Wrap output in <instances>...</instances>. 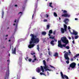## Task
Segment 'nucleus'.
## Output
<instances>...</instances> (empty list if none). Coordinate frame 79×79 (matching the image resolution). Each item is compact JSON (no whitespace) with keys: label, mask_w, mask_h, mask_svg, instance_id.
Segmentation results:
<instances>
[{"label":"nucleus","mask_w":79,"mask_h":79,"mask_svg":"<svg viewBox=\"0 0 79 79\" xmlns=\"http://www.w3.org/2000/svg\"><path fill=\"white\" fill-rule=\"evenodd\" d=\"M68 29H69V30L71 29V28L70 27V26L68 27Z\"/></svg>","instance_id":"a19ab883"},{"label":"nucleus","mask_w":79,"mask_h":79,"mask_svg":"<svg viewBox=\"0 0 79 79\" xmlns=\"http://www.w3.org/2000/svg\"><path fill=\"white\" fill-rule=\"evenodd\" d=\"M15 7H17V6H18V5H15Z\"/></svg>","instance_id":"13d9d810"},{"label":"nucleus","mask_w":79,"mask_h":79,"mask_svg":"<svg viewBox=\"0 0 79 79\" xmlns=\"http://www.w3.org/2000/svg\"><path fill=\"white\" fill-rule=\"evenodd\" d=\"M60 31L61 32V33L63 34V33H64V28H61Z\"/></svg>","instance_id":"2eb2a0df"},{"label":"nucleus","mask_w":79,"mask_h":79,"mask_svg":"<svg viewBox=\"0 0 79 79\" xmlns=\"http://www.w3.org/2000/svg\"><path fill=\"white\" fill-rule=\"evenodd\" d=\"M58 46L59 47H60V48H61L62 47V44H61V42L60 40H59L58 41Z\"/></svg>","instance_id":"1a4fd4ad"},{"label":"nucleus","mask_w":79,"mask_h":79,"mask_svg":"<svg viewBox=\"0 0 79 79\" xmlns=\"http://www.w3.org/2000/svg\"><path fill=\"white\" fill-rule=\"evenodd\" d=\"M71 61H73V58H72L71 59Z\"/></svg>","instance_id":"a18cd8bd"},{"label":"nucleus","mask_w":79,"mask_h":79,"mask_svg":"<svg viewBox=\"0 0 79 79\" xmlns=\"http://www.w3.org/2000/svg\"><path fill=\"white\" fill-rule=\"evenodd\" d=\"M61 40H62L63 43H64V44L65 43H68V42H69L68 40H67V38L66 37H62Z\"/></svg>","instance_id":"39448f33"},{"label":"nucleus","mask_w":79,"mask_h":79,"mask_svg":"<svg viewBox=\"0 0 79 79\" xmlns=\"http://www.w3.org/2000/svg\"><path fill=\"white\" fill-rule=\"evenodd\" d=\"M35 8L34 9L35 11H34V13H35V12L36 11V10L37 9V5L36 4V5L35 6Z\"/></svg>","instance_id":"4468645a"},{"label":"nucleus","mask_w":79,"mask_h":79,"mask_svg":"<svg viewBox=\"0 0 79 79\" xmlns=\"http://www.w3.org/2000/svg\"><path fill=\"white\" fill-rule=\"evenodd\" d=\"M42 35H45L47 34V33L45 31H43L42 32Z\"/></svg>","instance_id":"4be33fe9"},{"label":"nucleus","mask_w":79,"mask_h":79,"mask_svg":"<svg viewBox=\"0 0 79 79\" xmlns=\"http://www.w3.org/2000/svg\"><path fill=\"white\" fill-rule=\"evenodd\" d=\"M40 68H41V70L42 71L43 73H44V68H43V66H41Z\"/></svg>","instance_id":"a211bd4d"},{"label":"nucleus","mask_w":79,"mask_h":79,"mask_svg":"<svg viewBox=\"0 0 79 79\" xmlns=\"http://www.w3.org/2000/svg\"><path fill=\"white\" fill-rule=\"evenodd\" d=\"M75 20H77L78 19L77 18H75Z\"/></svg>","instance_id":"052dcab7"},{"label":"nucleus","mask_w":79,"mask_h":79,"mask_svg":"<svg viewBox=\"0 0 79 79\" xmlns=\"http://www.w3.org/2000/svg\"><path fill=\"white\" fill-rule=\"evenodd\" d=\"M8 35H6V37H8Z\"/></svg>","instance_id":"680f3d73"},{"label":"nucleus","mask_w":79,"mask_h":79,"mask_svg":"<svg viewBox=\"0 0 79 79\" xmlns=\"http://www.w3.org/2000/svg\"><path fill=\"white\" fill-rule=\"evenodd\" d=\"M65 52H66V51H64V53H65Z\"/></svg>","instance_id":"338daca9"},{"label":"nucleus","mask_w":79,"mask_h":79,"mask_svg":"<svg viewBox=\"0 0 79 79\" xmlns=\"http://www.w3.org/2000/svg\"><path fill=\"white\" fill-rule=\"evenodd\" d=\"M64 28H67V26L66 25V24L64 25Z\"/></svg>","instance_id":"473e14b6"},{"label":"nucleus","mask_w":79,"mask_h":79,"mask_svg":"<svg viewBox=\"0 0 79 79\" xmlns=\"http://www.w3.org/2000/svg\"><path fill=\"white\" fill-rule=\"evenodd\" d=\"M47 74H48V76H49V73H48V72H47Z\"/></svg>","instance_id":"09e8293b"},{"label":"nucleus","mask_w":79,"mask_h":79,"mask_svg":"<svg viewBox=\"0 0 79 79\" xmlns=\"http://www.w3.org/2000/svg\"><path fill=\"white\" fill-rule=\"evenodd\" d=\"M45 15L46 16V18H48V15L46 14Z\"/></svg>","instance_id":"79ce46f5"},{"label":"nucleus","mask_w":79,"mask_h":79,"mask_svg":"<svg viewBox=\"0 0 79 79\" xmlns=\"http://www.w3.org/2000/svg\"><path fill=\"white\" fill-rule=\"evenodd\" d=\"M65 44H62V47H61V48H63V47L65 48L66 47V45L68 44V43H65Z\"/></svg>","instance_id":"ddd939ff"},{"label":"nucleus","mask_w":79,"mask_h":79,"mask_svg":"<svg viewBox=\"0 0 79 79\" xmlns=\"http://www.w3.org/2000/svg\"><path fill=\"white\" fill-rule=\"evenodd\" d=\"M20 14V15H22V14H23V13H22V12H19V14H18V15H19V14Z\"/></svg>","instance_id":"4c0bfd02"},{"label":"nucleus","mask_w":79,"mask_h":79,"mask_svg":"<svg viewBox=\"0 0 79 79\" xmlns=\"http://www.w3.org/2000/svg\"><path fill=\"white\" fill-rule=\"evenodd\" d=\"M33 57L34 58H35L34 59V60H35V61H36V60H37V58H36V57H35V55H34Z\"/></svg>","instance_id":"393cba45"},{"label":"nucleus","mask_w":79,"mask_h":79,"mask_svg":"<svg viewBox=\"0 0 79 79\" xmlns=\"http://www.w3.org/2000/svg\"><path fill=\"white\" fill-rule=\"evenodd\" d=\"M28 61L29 62H31V61H32V59H28Z\"/></svg>","instance_id":"f704fd0d"},{"label":"nucleus","mask_w":79,"mask_h":79,"mask_svg":"<svg viewBox=\"0 0 79 79\" xmlns=\"http://www.w3.org/2000/svg\"><path fill=\"white\" fill-rule=\"evenodd\" d=\"M69 21V19H66L64 20V22L65 24H67L68 25V23Z\"/></svg>","instance_id":"9d476101"},{"label":"nucleus","mask_w":79,"mask_h":79,"mask_svg":"<svg viewBox=\"0 0 79 79\" xmlns=\"http://www.w3.org/2000/svg\"><path fill=\"white\" fill-rule=\"evenodd\" d=\"M69 40H71V37H69Z\"/></svg>","instance_id":"6e6d98bb"},{"label":"nucleus","mask_w":79,"mask_h":79,"mask_svg":"<svg viewBox=\"0 0 79 79\" xmlns=\"http://www.w3.org/2000/svg\"><path fill=\"white\" fill-rule=\"evenodd\" d=\"M54 42L55 41H54V40H52L50 42V44L52 45V46H54V45H55V44H54Z\"/></svg>","instance_id":"f8f14e48"},{"label":"nucleus","mask_w":79,"mask_h":79,"mask_svg":"<svg viewBox=\"0 0 79 79\" xmlns=\"http://www.w3.org/2000/svg\"><path fill=\"white\" fill-rule=\"evenodd\" d=\"M14 22H15V23H16V19H15V20L14 21Z\"/></svg>","instance_id":"864d4df0"},{"label":"nucleus","mask_w":79,"mask_h":79,"mask_svg":"<svg viewBox=\"0 0 79 79\" xmlns=\"http://www.w3.org/2000/svg\"><path fill=\"white\" fill-rule=\"evenodd\" d=\"M45 71H52L51 70H50V69H47V68H46L45 69Z\"/></svg>","instance_id":"c85d7f7f"},{"label":"nucleus","mask_w":79,"mask_h":79,"mask_svg":"<svg viewBox=\"0 0 79 79\" xmlns=\"http://www.w3.org/2000/svg\"><path fill=\"white\" fill-rule=\"evenodd\" d=\"M50 38L52 39H54V38L52 36H50Z\"/></svg>","instance_id":"58836bf2"},{"label":"nucleus","mask_w":79,"mask_h":79,"mask_svg":"<svg viewBox=\"0 0 79 79\" xmlns=\"http://www.w3.org/2000/svg\"><path fill=\"white\" fill-rule=\"evenodd\" d=\"M30 36H31V40L30 42V45L28 46L29 48H31L34 47L35 44H38L39 42V38H37V35H35L33 34H31Z\"/></svg>","instance_id":"f257e3e1"},{"label":"nucleus","mask_w":79,"mask_h":79,"mask_svg":"<svg viewBox=\"0 0 79 79\" xmlns=\"http://www.w3.org/2000/svg\"><path fill=\"white\" fill-rule=\"evenodd\" d=\"M54 16H55V17H57V14L56 12L54 13Z\"/></svg>","instance_id":"b1692460"},{"label":"nucleus","mask_w":79,"mask_h":79,"mask_svg":"<svg viewBox=\"0 0 79 79\" xmlns=\"http://www.w3.org/2000/svg\"><path fill=\"white\" fill-rule=\"evenodd\" d=\"M78 37H79L78 35H77V36H75V39H78Z\"/></svg>","instance_id":"c756f323"},{"label":"nucleus","mask_w":79,"mask_h":79,"mask_svg":"<svg viewBox=\"0 0 79 79\" xmlns=\"http://www.w3.org/2000/svg\"><path fill=\"white\" fill-rule=\"evenodd\" d=\"M31 55H34V54H35V53H32V52H31Z\"/></svg>","instance_id":"e433bc0d"},{"label":"nucleus","mask_w":79,"mask_h":79,"mask_svg":"<svg viewBox=\"0 0 79 79\" xmlns=\"http://www.w3.org/2000/svg\"><path fill=\"white\" fill-rule=\"evenodd\" d=\"M37 50H38V51L39 52L40 50H39L40 49V48L39 47V45L38 44L37 45Z\"/></svg>","instance_id":"aec40b11"},{"label":"nucleus","mask_w":79,"mask_h":79,"mask_svg":"<svg viewBox=\"0 0 79 79\" xmlns=\"http://www.w3.org/2000/svg\"><path fill=\"white\" fill-rule=\"evenodd\" d=\"M60 74L62 79H65V78L66 79H69V78L68 76H66V75H63V72H60ZM65 77V78H64Z\"/></svg>","instance_id":"423d86ee"},{"label":"nucleus","mask_w":79,"mask_h":79,"mask_svg":"<svg viewBox=\"0 0 79 79\" xmlns=\"http://www.w3.org/2000/svg\"><path fill=\"white\" fill-rule=\"evenodd\" d=\"M16 48H15L14 51H13L12 52V53H13V54H15V55H16Z\"/></svg>","instance_id":"f3484780"},{"label":"nucleus","mask_w":79,"mask_h":79,"mask_svg":"<svg viewBox=\"0 0 79 79\" xmlns=\"http://www.w3.org/2000/svg\"><path fill=\"white\" fill-rule=\"evenodd\" d=\"M77 34H78V32L76 31H75L74 30H73V32L71 33V34L75 35H77Z\"/></svg>","instance_id":"6e6552de"},{"label":"nucleus","mask_w":79,"mask_h":79,"mask_svg":"<svg viewBox=\"0 0 79 79\" xmlns=\"http://www.w3.org/2000/svg\"><path fill=\"white\" fill-rule=\"evenodd\" d=\"M76 64L74 62H73L69 65V68H68V69H70V68H71L72 69H74L76 67Z\"/></svg>","instance_id":"20e7f679"},{"label":"nucleus","mask_w":79,"mask_h":79,"mask_svg":"<svg viewBox=\"0 0 79 79\" xmlns=\"http://www.w3.org/2000/svg\"><path fill=\"white\" fill-rule=\"evenodd\" d=\"M34 16V14L32 16V19L33 18V17Z\"/></svg>","instance_id":"0e129e2a"},{"label":"nucleus","mask_w":79,"mask_h":79,"mask_svg":"<svg viewBox=\"0 0 79 79\" xmlns=\"http://www.w3.org/2000/svg\"><path fill=\"white\" fill-rule=\"evenodd\" d=\"M52 2H51V3H49V6H50V7H51L52 8V7H53L52 6Z\"/></svg>","instance_id":"cd10ccee"},{"label":"nucleus","mask_w":79,"mask_h":79,"mask_svg":"<svg viewBox=\"0 0 79 79\" xmlns=\"http://www.w3.org/2000/svg\"><path fill=\"white\" fill-rule=\"evenodd\" d=\"M50 67H51V68H54V67H53V66L51 65H50Z\"/></svg>","instance_id":"de8ad7c7"},{"label":"nucleus","mask_w":79,"mask_h":79,"mask_svg":"<svg viewBox=\"0 0 79 79\" xmlns=\"http://www.w3.org/2000/svg\"><path fill=\"white\" fill-rule=\"evenodd\" d=\"M65 48H67V49H69V46H66Z\"/></svg>","instance_id":"7c9ffc66"},{"label":"nucleus","mask_w":79,"mask_h":79,"mask_svg":"<svg viewBox=\"0 0 79 79\" xmlns=\"http://www.w3.org/2000/svg\"><path fill=\"white\" fill-rule=\"evenodd\" d=\"M43 61L44 64V65H46V64H46V61H45V60H43Z\"/></svg>","instance_id":"a878e982"},{"label":"nucleus","mask_w":79,"mask_h":79,"mask_svg":"<svg viewBox=\"0 0 79 79\" xmlns=\"http://www.w3.org/2000/svg\"><path fill=\"white\" fill-rule=\"evenodd\" d=\"M47 21L48 20L47 19H45L44 20V22H47Z\"/></svg>","instance_id":"c9c22d12"},{"label":"nucleus","mask_w":79,"mask_h":79,"mask_svg":"<svg viewBox=\"0 0 79 79\" xmlns=\"http://www.w3.org/2000/svg\"><path fill=\"white\" fill-rule=\"evenodd\" d=\"M44 69H47V68H48V66H47V64L44 65Z\"/></svg>","instance_id":"412c9836"},{"label":"nucleus","mask_w":79,"mask_h":79,"mask_svg":"<svg viewBox=\"0 0 79 79\" xmlns=\"http://www.w3.org/2000/svg\"><path fill=\"white\" fill-rule=\"evenodd\" d=\"M69 53L71 54V52H70V51L69 50Z\"/></svg>","instance_id":"c03bdc74"},{"label":"nucleus","mask_w":79,"mask_h":79,"mask_svg":"<svg viewBox=\"0 0 79 79\" xmlns=\"http://www.w3.org/2000/svg\"><path fill=\"white\" fill-rule=\"evenodd\" d=\"M72 39H74V37H73V36H72Z\"/></svg>","instance_id":"5fc2aeb1"},{"label":"nucleus","mask_w":79,"mask_h":79,"mask_svg":"<svg viewBox=\"0 0 79 79\" xmlns=\"http://www.w3.org/2000/svg\"><path fill=\"white\" fill-rule=\"evenodd\" d=\"M19 60H21V57H19Z\"/></svg>","instance_id":"bf43d9fd"},{"label":"nucleus","mask_w":79,"mask_h":79,"mask_svg":"<svg viewBox=\"0 0 79 79\" xmlns=\"http://www.w3.org/2000/svg\"><path fill=\"white\" fill-rule=\"evenodd\" d=\"M78 66H79V64H78Z\"/></svg>","instance_id":"774afa93"},{"label":"nucleus","mask_w":79,"mask_h":79,"mask_svg":"<svg viewBox=\"0 0 79 79\" xmlns=\"http://www.w3.org/2000/svg\"><path fill=\"white\" fill-rule=\"evenodd\" d=\"M51 34H48V35H49V36H51Z\"/></svg>","instance_id":"603ef678"},{"label":"nucleus","mask_w":79,"mask_h":79,"mask_svg":"<svg viewBox=\"0 0 79 79\" xmlns=\"http://www.w3.org/2000/svg\"><path fill=\"white\" fill-rule=\"evenodd\" d=\"M64 14L62 15V17H65V18H69L70 15L67 13V11L66 10H64L63 12Z\"/></svg>","instance_id":"7ed1b4c3"},{"label":"nucleus","mask_w":79,"mask_h":79,"mask_svg":"<svg viewBox=\"0 0 79 79\" xmlns=\"http://www.w3.org/2000/svg\"><path fill=\"white\" fill-rule=\"evenodd\" d=\"M40 67H38L36 69V71L37 73H39L40 72Z\"/></svg>","instance_id":"9b49d317"},{"label":"nucleus","mask_w":79,"mask_h":79,"mask_svg":"<svg viewBox=\"0 0 79 79\" xmlns=\"http://www.w3.org/2000/svg\"><path fill=\"white\" fill-rule=\"evenodd\" d=\"M67 28H64V30L65 31H66Z\"/></svg>","instance_id":"8fccbe9b"},{"label":"nucleus","mask_w":79,"mask_h":79,"mask_svg":"<svg viewBox=\"0 0 79 79\" xmlns=\"http://www.w3.org/2000/svg\"><path fill=\"white\" fill-rule=\"evenodd\" d=\"M9 42H11V40H8Z\"/></svg>","instance_id":"e2e57ef3"},{"label":"nucleus","mask_w":79,"mask_h":79,"mask_svg":"<svg viewBox=\"0 0 79 79\" xmlns=\"http://www.w3.org/2000/svg\"><path fill=\"white\" fill-rule=\"evenodd\" d=\"M32 79H36L34 77H32Z\"/></svg>","instance_id":"37998d69"},{"label":"nucleus","mask_w":79,"mask_h":79,"mask_svg":"<svg viewBox=\"0 0 79 79\" xmlns=\"http://www.w3.org/2000/svg\"><path fill=\"white\" fill-rule=\"evenodd\" d=\"M73 43L74 44V40H73L72 41Z\"/></svg>","instance_id":"49530a36"},{"label":"nucleus","mask_w":79,"mask_h":79,"mask_svg":"<svg viewBox=\"0 0 79 79\" xmlns=\"http://www.w3.org/2000/svg\"><path fill=\"white\" fill-rule=\"evenodd\" d=\"M40 74L41 75H42V74H43V73H42V72H41V73H40Z\"/></svg>","instance_id":"3c124183"},{"label":"nucleus","mask_w":79,"mask_h":79,"mask_svg":"<svg viewBox=\"0 0 79 79\" xmlns=\"http://www.w3.org/2000/svg\"><path fill=\"white\" fill-rule=\"evenodd\" d=\"M49 34H52V33H53V31H52V30H49Z\"/></svg>","instance_id":"bb28decb"},{"label":"nucleus","mask_w":79,"mask_h":79,"mask_svg":"<svg viewBox=\"0 0 79 79\" xmlns=\"http://www.w3.org/2000/svg\"><path fill=\"white\" fill-rule=\"evenodd\" d=\"M68 52H66V53L64 54V57L65 58V60H67L66 61V62L67 64H69V58L68 57Z\"/></svg>","instance_id":"f03ea898"},{"label":"nucleus","mask_w":79,"mask_h":79,"mask_svg":"<svg viewBox=\"0 0 79 79\" xmlns=\"http://www.w3.org/2000/svg\"><path fill=\"white\" fill-rule=\"evenodd\" d=\"M48 51H50V49L49 48H48Z\"/></svg>","instance_id":"69168bd1"},{"label":"nucleus","mask_w":79,"mask_h":79,"mask_svg":"<svg viewBox=\"0 0 79 79\" xmlns=\"http://www.w3.org/2000/svg\"><path fill=\"white\" fill-rule=\"evenodd\" d=\"M53 56H58V54L57 52H55Z\"/></svg>","instance_id":"6ab92c4d"},{"label":"nucleus","mask_w":79,"mask_h":79,"mask_svg":"<svg viewBox=\"0 0 79 79\" xmlns=\"http://www.w3.org/2000/svg\"><path fill=\"white\" fill-rule=\"evenodd\" d=\"M51 54H52V52H48V55H49V56L51 55Z\"/></svg>","instance_id":"72a5a7b5"},{"label":"nucleus","mask_w":79,"mask_h":79,"mask_svg":"<svg viewBox=\"0 0 79 79\" xmlns=\"http://www.w3.org/2000/svg\"><path fill=\"white\" fill-rule=\"evenodd\" d=\"M32 61L33 63H34V62H35V60H34Z\"/></svg>","instance_id":"4d7b16f0"},{"label":"nucleus","mask_w":79,"mask_h":79,"mask_svg":"<svg viewBox=\"0 0 79 79\" xmlns=\"http://www.w3.org/2000/svg\"><path fill=\"white\" fill-rule=\"evenodd\" d=\"M47 28L46 29L48 30L49 29V28H50V25H47Z\"/></svg>","instance_id":"5701e85b"},{"label":"nucleus","mask_w":79,"mask_h":79,"mask_svg":"<svg viewBox=\"0 0 79 79\" xmlns=\"http://www.w3.org/2000/svg\"><path fill=\"white\" fill-rule=\"evenodd\" d=\"M56 33V32H55V31H54L53 32V35H55V34Z\"/></svg>","instance_id":"ea45409f"},{"label":"nucleus","mask_w":79,"mask_h":79,"mask_svg":"<svg viewBox=\"0 0 79 79\" xmlns=\"http://www.w3.org/2000/svg\"><path fill=\"white\" fill-rule=\"evenodd\" d=\"M9 74H10V70L9 69L7 70L6 76L5 77V79H8V77H9Z\"/></svg>","instance_id":"0eeeda50"},{"label":"nucleus","mask_w":79,"mask_h":79,"mask_svg":"<svg viewBox=\"0 0 79 79\" xmlns=\"http://www.w3.org/2000/svg\"><path fill=\"white\" fill-rule=\"evenodd\" d=\"M79 56V54H77L76 55H75L74 57H73V58L74 59V60H76V58L77 57V56Z\"/></svg>","instance_id":"dca6fc26"},{"label":"nucleus","mask_w":79,"mask_h":79,"mask_svg":"<svg viewBox=\"0 0 79 79\" xmlns=\"http://www.w3.org/2000/svg\"><path fill=\"white\" fill-rule=\"evenodd\" d=\"M3 14H4V12L3 11H2V18L3 16Z\"/></svg>","instance_id":"2f4dec72"}]
</instances>
